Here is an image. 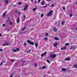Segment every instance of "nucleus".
Returning <instances> with one entry per match:
<instances>
[{
	"label": "nucleus",
	"mask_w": 77,
	"mask_h": 77,
	"mask_svg": "<svg viewBox=\"0 0 77 77\" xmlns=\"http://www.w3.org/2000/svg\"><path fill=\"white\" fill-rule=\"evenodd\" d=\"M66 48V46H64L62 47L61 48V50H65Z\"/></svg>",
	"instance_id": "obj_6"
},
{
	"label": "nucleus",
	"mask_w": 77,
	"mask_h": 77,
	"mask_svg": "<svg viewBox=\"0 0 77 77\" xmlns=\"http://www.w3.org/2000/svg\"><path fill=\"white\" fill-rule=\"evenodd\" d=\"M41 5H45V2H44L42 1V3L41 4Z\"/></svg>",
	"instance_id": "obj_11"
},
{
	"label": "nucleus",
	"mask_w": 77,
	"mask_h": 77,
	"mask_svg": "<svg viewBox=\"0 0 77 77\" xmlns=\"http://www.w3.org/2000/svg\"><path fill=\"white\" fill-rule=\"evenodd\" d=\"M64 22H62V23H61V24L62 25H63V24H64Z\"/></svg>",
	"instance_id": "obj_39"
},
{
	"label": "nucleus",
	"mask_w": 77,
	"mask_h": 77,
	"mask_svg": "<svg viewBox=\"0 0 77 77\" xmlns=\"http://www.w3.org/2000/svg\"><path fill=\"white\" fill-rule=\"evenodd\" d=\"M56 54H51L50 56V57L51 58H55L56 57Z\"/></svg>",
	"instance_id": "obj_2"
},
{
	"label": "nucleus",
	"mask_w": 77,
	"mask_h": 77,
	"mask_svg": "<svg viewBox=\"0 0 77 77\" xmlns=\"http://www.w3.org/2000/svg\"><path fill=\"white\" fill-rule=\"evenodd\" d=\"M3 62H2V63L0 64V66L3 65Z\"/></svg>",
	"instance_id": "obj_31"
},
{
	"label": "nucleus",
	"mask_w": 77,
	"mask_h": 77,
	"mask_svg": "<svg viewBox=\"0 0 77 77\" xmlns=\"http://www.w3.org/2000/svg\"><path fill=\"white\" fill-rule=\"evenodd\" d=\"M3 27H4V26H5V24H3Z\"/></svg>",
	"instance_id": "obj_47"
},
{
	"label": "nucleus",
	"mask_w": 77,
	"mask_h": 77,
	"mask_svg": "<svg viewBox=\"0 0 77 77\" xmlns=\"http://www.w3.org/2000/svg\"><path fill=\"white\" fill-rule=\"evenodd\" d=\"M47 54V52H45V53H43L41 55V56L42 57V56H43L45 55V54Z\"/></svg>",
	"instance_id": "obj_8"
},
{
	"label": "nucleus",
	"mask_w": 77,
	"mask_h": 77,
	"mask_svg": "<svg viewBox=\"0 0 77 77\" xmlns=\"http://www.w3.org/2000/svg\"><path fill=\"white\" fill-rule=\"evenodd\" d=\"M34 66H35V67H36V66H37V64H35L34 65Z\"/></svg>",
	"instance_id": "obj_43"
},
{
	"label": "nucleus",
	"mask_w": 77,
	"mask_h": 77,
	"mask_svg": "<svg viewBox=\"0 0 77 77\" xmlns=\"http://www.w3.org/2000/svg\"><path fill=\"white\" fill-rule=\"evenodd\" d=\"M27 8H28V5H26L25 6L24 8L23 9V10H24V11L26 10V9H27Z\"/></svg>",
	"instance_id": "obj_7"
},
{
	"label": "nucleus",
	"mask_w": 77,
	"mask_h": 77,
	"mask_svg": "<svg viewBox=\"0 0 77 77\" xmlns=\"http://www.w3.org/2000/svg\"><path fill=\"white\" fill-rule=\"evenodd\" d=\"M46 68V66H44L42 67V69H44V68Z\"/></svg>",
	"instance_id": "obj_18"
},
{
	"label": "nucleus",
	"mask_w": 77,
	"mask_h": 77,
	"mask_svg": "<svg viewBox=\"0 0 77 77\" xmlns=\"http://www.w3.org/2000/svg\"><path fill=\"white\" fill-rule=\"evenodd\" d=\"M74 26H75V25H74Z\"/></svg>",
	"instance_id": "obj_57"
},
{
	"label": "nucleus",
	"mask_w": 77,
	"mask_h": 77,
	"mask_svg": "<svg viewBox=\"0 0 77 77\" xmlns=\"http://www.w3.org/2000/svg\"><path fill=\"white\" fill-rule=\"evenodd\" d=\"M46 6H47L46 5H45V6H43V8H45Z\"/></svg>",
	"instance_id": "obj_38"
},
{
	"label": "nucleus",
	"mask_w": 77,
	"mask_h": 77,
	"mask_svg": "<svg viewBox=\"0 0 77 77\" xmlns=\"http://www.w3.org/2000/svg\"><path fill=\"white\" fill-rule=\"evenodd\" d=\"M13 75H14V74H13L11 75H10V77H13Z\"/></svg>",
	"instance_id": "obj_30"
},
{
	"label": "nucleus",
	"mask_w": 77,
	"mask_h": 77,
	"mask_svg": "<svg viewBox=\"0 0 77 77\" xmlns=\"http://www.w3.org/2000/svg\"><path fill=\"white\" fill-rule=\"evenodd\" d=\"M35 4H36V1H35Z\"/></svg>",
	"instance_id": "obj_48"
},
{
	"label": "nucleus",
	"mask_w": 77,
	"mask_h": 77,
	"mask_svg": "<svg viewBox=\"0 0 77 77\" xmlns=\"http://www.w3.org/2000/svg\"><path fill=\"white\" fill-rule=\"evenodd\" d=\"M39 69H41V67H39Z\"/></svg>",
	"instance_id": "obj_52"
},
{
	"label": "nucleus",
	"mask_w": 77,
	"mask_h": 77,
	"mask_svg": "<svg viewBox=\"0 0 77 77\" xmlns=\"http://www.w3.org/2000/svg\"><path fill=\"white\" fill-rule=\"evenodd\" d=\"M0 36H2V34L0 33Z\"/></svg>",
	"instance_id": "obj_51"
},
{
	"label": "nucleus",
	"mask_w": 77,
	"mask_h": 77,
	"mask_svg": "<svg viewBox=\"0 0 77 77\" xmlns=\"http://www.w3.org/2000/svg\"><path fill=\"white\" fill-rule=\"evenodd\" d=\"M17 23H18L19 22H20V18L19 17H18L17 18Z\"/></svg>",
	"instance_id": "obj_12"
},
{
	"label": "nucleus",
	"mask_w": 77,
	"mask_h": 77,
	"mask_svg": "<svg viewBox=\"0 0 77 77\" xmlns=\"http://www.w3.org/2000/svg\"><path fill=\"white\" fill-rule=\"evenodd\" d=\"M24 19H26V15H24Z\"/></svg>",
	"instance_id": "obj_35"
},
{
	"label": "nucleus",
	"mask_w": 77,
	"mask_h": 77,
	"mask_svg": "<svg viewBox=\"0 0 77 77\" xmlns=\"http://www.w3.org/2000/svg\"><path fill=\"white\" fill-rule=\"evenodd\" d=\"M74 66L75 68H77V64H74Z\"/></svg>",
	"instance_id": "obj_21"
},
{
	"label": "nucleus",
	"mask_w": 77,
	"mask_h": 77,
	"mask_svg": "<svg viewBox=\"0 0 77 77\" xmlns=\"http://www.w3.org/2000/svg\"><path fill=\"white\" fill-rule=\"evenodd\" d=\"M5 15H6V12H5L3 14V17H5Z\"/></svg>",
	"instance_id": "obj_19"
},
{
	"label": "nucleus",
	"mask_w": 77,
	"mask_h": 77,
	"mask_svg": "<svg viewBox=\"0 0 77 77\" xmlns=\"http://www.w3.org/2000/svg\"><path fill=\"white\" fill-rule=\"evenodd\" d=\"M14 61V60H11V62H13Z\"/></svg>",
	"instance_id": "obj_42"
},
{
	"label": "nucleus",
	"mask_w": 77,
	"mask_h": 77,
	"mask_svg": "<svg viewBox=\"0 0 77 77\" xmlns=\"http://www.w3.org/2000/svg\"><path fill=\"white\" fill-rule=\"evenodd\" d=\"M62 70L63 71H66V69H65V68H62Z\"/></svg>",
	"instance_id": "obj_10"
},
{
	"label": "nucleus",
	"mask_w": 77,
	"mask_h": 77,
	"mask_svg": "<svg viewBox=\"0 0 77 77\" xmlns=\"http://www.w3.org/2000/svg\"><path fill=\"white\" fill-rule=\"evenodd\" d=\"M53 29L55 31V32H56L57 31V29H56V28L55 27Z\"/></svg>",
	"instance_id": "obj_17"
},
{
	"label": "nucleus",
	"mask_w": 77,
	"mask_h": 77,
	"mask_svg": "<svg viewBox=\"0 0 77 77\" xmlns=\"http://www.w3.org/2000/svg\"><path fill=\"white\" fill-rule=\"evenodd\" d=\"M47 62H48V63H50V61L49 60H47Z\"/></svg>",
	"instance_id": "obj_24"
},
{
	"label": "nucleus",
	"mask_w": 77,
	"mask_h": 77,
	"mask_svg": "<svg viewBox=\"0 0 77 77\" xmlns=\"http://www.w3.org/2000/svg\"><path fill=\"white\" fill-rule=\"evenodd\" d=\"M43 16H44V14H42L41 15V17H43Z\"/></svg>",
	"instance_id": "obj_28"
},
{
	"label": "nucleus",
	"mask_w": 77,
	"mask_h": 77,
	"mask_svg": "<svg viewBox=\"0 0 77 77\" xmlns=\"http://www.w3.org/2000/svg\"><path fill=\"white\" fill-rule=\"evenodd\" d=\"M36 9H37V7H36L35 8H34L33 9V11H36Z\"/></svg>",
	"instance_id": "obj_22"
},
{
	"label": "nucleus",
	"mask_w": 77,
	"mask_h": 77,
	"mask_svg": "<svg viewBox=\"0 0 77 77\" xmlns=\"http://www.w3.org/2000/svg\"><path fill=\"white\" fill-rule=\"evenodd\" d=\"M16 12H17V13L19 15H21V14H22L21 13V12H17V11Z\"/></svg>",
	"instance_id": "obj_14"
},
{
	"label": "nucleus",
	"mask_w": 77,
	"mask_h": 77,
	"mask_svg": "<svg viewBox=\"0 0 77 77\" xmlns=\"http://www.w3.org/2000/svg\"><path fill=\"white\" fill-rule=\"evenodd\" d=\"M35 47H37L38 46V43H35Z\"/></svg>",
	"instance_id": "obj_16"
},
{
	"label": "nucleus",
	"mask_w": 77,
	"mask_h": 77,
	"mask_svg": "<svg viewBox=\"0 0 77 77\" xmlns=\"http://www.w3.org/2000/svg\"><path fill=\"white\" fill-rule=\"evenodd\" d=\"M58 44L56 42L54 44V46H57V45Z\"/></svg>",
	"instance_id": "obj_13"
},
{
	"label": "nucleus",
	"mask_w": 77,
	"mask_h": 77,
	"mask_svg": "<svg viewBox=\"0 0 77 77\" xmlns=\"http://www.w3.org/2000/svg\"><path fill=\"white\" fill-rule=\"evenodd\" d=\"M30 51V50H29L28 51H27V53H29V51Z\"/></svg>",
	"instance_id": "obj_37"
},
{
	"label": "nucleus",
	"mask_w": 77,
	"mask_h": 77,
	"mask_svg": "<svg viewBox=\"0 0 77 77\" xmlns=\"http://www.w3.org/2000/svg\"><path fill=\"white\" fill-rule=\"evenodd\" d=\"M21 65V66H23V64H22Z\"/></svg>",
	"instance_id": "obj_50"
},
{
	"label": "nucleus",
	"mask_w": 77,
	"mask_h": 77,
	"mask_svg": "<svg viewBox=\"0 0 77 77\" xmlns=\"http://www.w3.org/2000/svg\"><path fill=\"white\" fill-rule=\"evenodd\" d=\"M45 36H48V33H46L45 34Z\"/></svg>",
	"instance_id": "obj_36"
},
{
	"label": "nucleus",
	"mask_w": 77,
	"mask_h": 77,
	"mask_svg": "<svg viewBox=\"0 0 77 77\" xmlns=\"http://www.w3.org/2000/svg\"><path fill=\"white\" fill-rule=\"evenodd\" d=\"M63 10H65V7H63Z\"/></svg>",
	"instance_id": "obj_40"
},
{
	"label": "nucleus",
	"mask_w": 77,
	"mask_h": 77,
	"mask_svg": "<svg viewBox=\"0 0 77 77\" xmlns=\"http://www.w3.org/2000/svg\"><path fill=\"white\" fill-rule=\"evenodd\" d=\"M5 2L6 4H8L9 2V1L8 0H5Z\"/></svg>",
	"instance_id": "obj_15"
},
{
	"label": "nucleus",
	"mask_w": 77,
	"mask_h": 77,
	"mask_svg": "<svg viewBox=\"0 0 77 77\" xmlns=\"http://www.w3.org/2000/svg\"><path fill=\"white\" fill-rule=\"evenodd\" d=\"M25 29H26V27H25L23 28H22L21 29V30H22V31L24 30H25Z\"/></svg>",
	"instance_id": "obj_20"
},
{
	"label": "nucleus",
	"mask_w": 77,
	"mask_h": 77,
	"mask_svg": "<svg viewBox=\"0 0 77 77\" xmlns=\"http://www.w3.org/2000/svg\"><path fill=\"white\" fill-rule=\"evenodd\" d=\"M76 30H77V28H76Z\"/></svg>",
	"instance_id": "obj_53"
},
{
	"label": "nucleus",
	"mask_w": 77,
	"mask_h": 77,
	"mask_svg": "<svg viewBox=\"0 0 77 77\" xmlns=\"http://www.w3.org/2000/svg\"><path fill=\"white\" fill-rule=\"evenodd\" d=\"M70 17H72V14H70Z\"/></svg>",
	"instance_id": "obj_45"
},
{
	"label": "nucleus",
	"mask_w": 77,
	"mask_h": 77,
	"mask_svg": "<svg viewBox=\"0 0 77 77\" xmlns=\"http://www.w3.org/2000/svg\"><path fill=\"white\" fill-rule=\"evenodd\" d=\"M10 45V43L9 42L5 43L3 45V46H6V45Z\"/></svg>",
	"instance_id": "obj_3"
},
{
	"label": "nucleus",
	"mask_w": 77,
	"mask_h": 77,
	"mask_svg": "<svg viewBox=\"0 0 77 77\" xmlns=\"http://www.w3.org/2000/svg\"><path fill=\"white\" fill-rule=\"evenodd\" d=\"M69 45V44L68 43H66L65 44L66 45Z\"/></svg>",
	"instance_id": "obj_34"
},
{
	"label": "nucleus",
	"mask_w": 77,
	"mask_h": 77,
	"mask_svg": "<svg viewBox=\"0 0 77 77\" xmlns=\"http://www.w3.org/2000/svg\"><path fill=\"white\" fill-rule=\"evenodd\" d=\"M71 60V58L69 57H67L65 59V61H69V60Z\"/></svg>",
	"instance_id": "obj_5"
},
{
	"label": "nucleus",
	"mask_w": 77,
	"mask_h": 77,
	"mask_svg": "<svg viewBox=\"0 0 77 77\" xmlns=\"http://www.w3.org/2000/svg\"><path fill=\"white\" fill-rule=\"evenodd\" d=\"M2 62H3V63H5V61H3Z\"/></svg>",
	"instance_id": "obj_49"
},
{
	"label": "nucleus",
	"mask_w": 77,
	"mask_h": 77,
	"mask_svg": "<svg viewBox=\"0 0 77 77\" xmlns=\"http://www.w3.org/2000/svg\"><path fill=\"white\" fill-rule=\"evenodd\" d=\"M74 48V47L73 46L71 47L70 49H73Z\"/></svg>",
	"instance_id": "obj_33"
},
{
	"label": "nucleus",
	"mask_w": 77,
	"mask_h": 77,
	"mask_svg": "<svg viewBox=\"0 0 77 77\" xmlns=\"http://www.w3.org/2000/svg\"><path fill=\"white\" fill-rule=\"evenodd\" d=\"M3 50L2 49H0V51H2Z\"/></svg>",
	"instance_id": "obj_41"
},
{
	"label": "nucleus",
	"mask_w": 77,
	"mask_h": 77,
	"mask_svg": "<svg viewBox=\"0 0 77 77\" xmlns=\"http://www.w3.org/2000/svg\"><path fill=\"white\" fill-rule=\"evenodd\" d=\"M41 1V0H38V3H39V2Z\"/></svg>",
	"instance_id": "obj_44"
},
{
	"label": "nucleus",
	"mask_w": 77,
	"mask_h": 77,
	"mask_svg": "<svg viewBox=\"0 0 77 77\" xmlns=\"http://www.w3.org/2000/svg\"><path fill=\"white\" fill-rule=\"evenodd\" d=\"M54 39L55 40H59V39H58V38H57L56 37H55L54 38Z\"/></svg>",
	"instance_id": "obj_23"
},
{
	"label": "nucleus",
	"mask_w": 77,
	"mask_h": 77,
	"mask_svg": "<svg viewBox=\"0 0 77 77\" xmlns=\"http://www.w3.org/2000/svg\"><path fill=\"white\" fill-rule=\"evenodd\" d=\"M32 2H33V0H31Z\"/></svg>",
	"instance_id": "obj_56"
},
{
	"label": "nucleus",
	"mask_w": 77,
	"mask_h": 77,
	"mask_svg": "<svg viewBox=\"0 0 77 77\" xmlns=\"http://www.w3.org/2000/svg\"><path fill=\"white\" fill-rule=\"evenodd\" d=\"M18 5H22V4L20 2L19 3H18Z\"/></svg>",
	"instance_id": "obj_27"
},
{
	"label": "nucleus",
	"mask_w": 77,
	"mask_h": 77,
	"mask_svg": "<svg viewBox=\"0 0 77 77\" xmlns=\"http://www.w3.org/2000/svg\"><path fill=\"white\" fill-rule=\"evenodd\" d=\"M75 4H76V5H77V2L75 3Z\"/></svg>",
	"instance_id": "obj_55"
},
{
	"label": "nucleus",
	"mask_w": 77,
	"mask_h": 77,
	"mask_svg": "<svg viewBox=\"0 0 77 77\" xmlns=\"http://www.w3.org/2000/svg\"><path fill=\"white\" fill-rule=\"evenodd\" d=\"M46 1H48L49 2H50V1H51V0H46Z\"/></svg>",
	"instance_id": "obj_46"
},
{
	"label": "nucleus",
	"mask_w": 77,
	"mask_h": 77,
	"mask_svg": "<svg viewBox=\"0 0 77 77\" xmlns=\"http://www.w3.org/2000/svg\"><path fill=\"white\" fill-rule=\"evenodd\" d=\"M27 42H28V43H29V44H30L31 45H34V43L33 42H31L30 41V40H28L27 41Z\"/></svg>",
	"instance_id": "obj_4"
},
{
	"label": "nucleus",
	"mask_w": 77,
	"mask_h": 77,
	"mask_svg": "<svg viewBox=\"0 0 77 77\" xmlns=\"http://www.w3.org/2000/svg\"><path fill=\"white\" fill-rule=\"evenodd\" d=\"M24 46H26V42H25L24 43Z\"/></svg>",
	"instance_id": "obj_29"
},
{
	"label": "nucleus",
	"mask_w": 77,
	"mask_h": 77,
	"mask_svg": "<svg viewBox=\"0 0 77 77\" xmlns=\"http://www.w3.org/2000/svg\"><path fill=\"white\" fill-rule=\"evenodd\" d=\"M18 50H19V49L17 48L16 49H14V52H17V51H18Z\"/></svg>",
	"instance_id": "obj_9"
},
{
	"label": "nucleus",
	"mask_w": 77,
	"mask_h": 77,
	"mask_svg": "<svg viewBox=\"0 0 77 77\" xmlns=\"http://www.w3.org/2000/svg\"><path fill=\"white\" fill-rule=\"evenodd\" d=\"M6 30H9V29H6Z\"/></svg>",
	"instance_id": "obj_54"
},
{
	"label": "nucleus",
	"mask_w": 77,
	"mask_h": 77,
	"mask_svg": "<svg viewBox=\"0 0 77 77\" xmlns=\"http://www.w3.org/2000/svg\"><path fill=\"white\" fill-rule=\"evenodd\" d=\"M53 11H50V12L47 14V16L49 17V16L52 15V13H53Z\"/></svg>",
	"instance_id": "obj_1"
},
{
	"label": "nucleus",
	"mask_w": 77,
	"mask_h": 77,
	"mask_svg": "<svg viewBox=\"0 0 77 77\" xmlns=\"http://www.w3.org/2000/svg\"><path fill=\"white\" fill-rule=\"evenodd\" d=\"M51 7H52L54 6V4H52V5H51Z\"/></svg>",
	"instance_id": "obj_32"
},
{
	"label": "nucleus",
	"mask_w": 77,
	"mask_h": 77,
	"mask_svg": "<svg viewBox=\"0 0 77 77\" xmlns=\"http://www.w3.org/2000/svg\"><path fill=\"white\" fill-rule=\"evenodd\" d=\"M9 24H10V25H11V26H12V24H13V23L11 22H10L9 23Z\"/></svg>",
	"instance_id": "obj_25"
},
{
	"label": "nucleus",
	"mask_w": 77,
	"mask_h": 77,
	"mask_svg": "<svg viewBox=\"0 0 77 77\" xmlns=\"http://www.w3.org/2000/svg\"><path fill=\"white\" fill-rule=\"evenodd\" d=\"M47 39H48L47 38V37H45V41H47Z\"/></svg>",
	"instance_id": "obj_26"
}]
</instances>
